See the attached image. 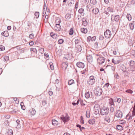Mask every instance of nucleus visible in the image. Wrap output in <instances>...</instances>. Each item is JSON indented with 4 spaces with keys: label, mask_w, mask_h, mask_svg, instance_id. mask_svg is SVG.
Listing matches in <instances>:
<instances>
[{
    "label": "nucleus",
    "mask_w": 135,
    "mask_h": 135,
    "mask_svg": "<svg viewBox=\"0 0 135 135\" xmlns=\"http://www.w3.org/2000/svg\"><path fill=\"white\" fill-rule=\"evenodd\" d=\"M35 15L36 16V18H37L39 16V13L38 12H36L35 13Z\"/></svg>",
    "instance_id": "37998d69"
},
{
    "label": "nucleus",
    "mask_w": 135,
    "mask_h": 135,
    "mask_svg": "<svg viewBox=\"0 0 135 135\" xmlns=\"http://www.w3.org/2000/svg\"><path fill=\"white\" fill-rule=\"evenodd\" d=\"M50 69L52 70H53L54 69V67L53 65H52V63L51 62L50 63Z\"/></svg>",
    "instance_id": "de8ad7c7"
},
{
    "label": "nucleus",
    "mask_w": 135,
    "mask_h": 135,
    "mask_svg": "<svg viewBox=\"0 0 135 135\" xmlns=\"http://www.w3.org/2000/svg\"><path fill=\"white\" fill-rule=\"evenodd\" d=\"M98 64L99 65H102L105 61V58L103 57H100L97 59Z\"/></svg>",
    "instance_id": "423d86ee"
},
{
    "label": "nucleus",
    "mask_w": 135,
    "mask_h": 135,
    "mask_svg": "<svg viewBox=\"0 0 135 135\" xmlns=\"http://www.w3.org/2000/svg\"><path fill=\"white\" fill-rule=\"evenodd\" d=\"M119 123L122 124H124L126 123V121L124 120H120L119 121Z\"/></svg>",
    "instance_id": "052dcab7"
},
{
    "label": "nucleus",
    "mask_w": 135,
    "mask_h": 135,
    "mask_svg": "<svg viewBox=\"0 0 135 135\" xmlns=\"http://www.w3.org/2000/svg\"><path fill=\"white\" fill-rule=\"evenodd\" d=\"M38 51L41 54H43L44 52V49L42 48H40L38 50Z\"/></svg>",
    "instance_id": "72a5a7b5"
},
{
    "label": "nucleus",
    "mask_w": 135,
    "mask_h": 135,
    "mask_svg": "<svg viewBox=\"0 0 135 135\" xmlns=\"http://www.w3.org/2000/svg\"><path fill=\"white\" fill-rule=\"evenodd\" d=\"M50 35L53 39H55L57 37V35L53 32H51L50 33Z\"/></svg>",
    "instance_id": "4be33fe9"
},
{
    "label": "nucleus",
    "mask_w": 135,
    "mask_h": 135,
    "mask_svg": "<svg viewBox=\"0 0 135 135\" xmlns=\"http://www.w3.org/2000/svg\"><path fill=\"white\" fill-rule=\"evenodd\" d=\"M127 17L129 21H131L132 19L131 16L130 14H128L127 16Z\"/></svg>",
    "instance_id": "79ce46f5"
},
{
    "label": "nucleus",
    "mask_w": 135,
    "mask_h": 135,
    "mask_svg": "<svg viewBox=\"0 0 135 135\" xmlns=\"http://www.w3.org/2000/svg\"><path fill=\"white\" fill-rule=\"evenodd\" d=\"M130 66H132L135 63L134 61H133L131 60L130 61Z\"/></svg>",
    "instance_id": "13d9d810"
},
{
    "label": "nucleus",
    "mask_w": 135,
    "mask_h": 135,
    "mask_svg": "<svg viewBox=\"0 0 135 135\" xmlns=\"http://www.w3.org/2000/svg\"><path fill=\"white\" fill-rule=\"evenodd\" d=\"M94 92L95 95L97 96H99L101 95L102 91L100 87H98L94 90Z\"/></svg>",
    "instance_id": "f03ea898"
},
{
    "label": "nucleus",
    "mask_w": 135,
    "mask_h": 135,
    "mask_svg": "<svg viewBox=\"0 0 135 135\" xmlns=\"http://www.w3.org/2000/svg\"><path fill=\"white\" fill-rule=\"evenodd\" d=\"M74 83V81L72 79H71L68 81V84L69 85H70L73 83Z\"/></svg>",
    "instance_id": "4c0bfd02"
},
{
    "label": "nucleus",
    "mask_w": 135,
    "mask_h": 135,
    "mask_svg": "<svg viewBox=\"0 0 135 135\" xmlns=\"http://www.w3.org/2000/svg\"><path fill=\"white\" fill-rule=\"evenodd\" d=\"M134 22L133 21L132 23H130L129 24L130 29L131 30H133L134 29V25L133 23Z\"/></svg>",
    "instance_id": "a878e982"
},
{
    "label": "nucleus",
    "mask_w": 135,
    "mask_h": 135,
    "mask_svg": "<svg viewBox=\"0 0 135 135\" xmlns=\"http://www.w3.org/2000/svg\"><path fill=\"white\" fill-rule=\"evenodd\" d=\"M4 59L6 61H8L9 60V57L8 56H6L4 57Z\"/></svg>",
    "instance_id": "09e8293b"
},
{
    "label": "nucleus",
    "mask_w": 135,
    "mask_h": 135,
    "mask_svg": "<svg viewBox=\"0 0 135 135\" xmlns=\"http://www.w3.org/2000/svg\"><path fill=\"white\" fill-rule=\"evenodd\" d=\"M4 117L7 119H8L10 117V116L9 115H4Z\"/></svg>",
    "instance_id": "680f3d73"
},
{
    "label": "nucleus",
    "mask_w": 135,
    "mask_h": 135,
    "mask_svg": "<svg viewBox=\"0 0 135 135\" xmlns=\"http://www.w3.org/2000/svg\"><path fill=\"white\" fill-rule=\"evenodd\" d=\"M52 124L55 126L57 125L58 123V122L55 119L53 120H52Z\"/></svg>",
    "instance_id": "7c9ffc66"
},
{
    "label": "nucleus",
    "mask_w": 135,
    "mask_h": 135,
    "mask_svg": "<svg viewBox=\"0 0 135 135\" xmlns=\"http://www.w3.org/2000/svg\"><path fill=\"white\" fill-rule=\"evenodd\" d=\"M128 21L127 20H124L123 21V25L125 26L127 25L128 24Z\"/></svg>",
    "instance_id": "c9c22d12"
},
{
    "label": "nucleus",
    "mask_w": 135,
    "mask_h": 135,
    "mask_svg": "<svg viewBox=\"0 0 135 135\" xmlns=\"http://www.w3.org/2000/svg\"><path fill=\"white\" fill-rule=\"evenodd\" d=\"M76 65L79 68H84L85 66L84 64L80 62H78L76 64Z\"/></svg>",
    "instance_id": "6e6552de"
},
{
    "label": "nucleus",
    "mask_w": 135,
    "mask_h": 135,
    "mask_svg": "<svg viewBox=\"0 0 135 135\" xmlns=\"http://www.w3.org/2000/svg\"><path fill=\"white\" fill-rule=\"evenodd\" d=\"M122 113L119 110H117L116 112L115 115L119 119L121 118L122 117Z\"/></svg>",
    "instance_id": "0eeeda50"
},
{
    "label": "nucleus",
    "mask_w": 135,
    "mask_h": 135,
    "mask_svg": "<svg viewBox=\"0 0 135 135\" xmlns=\"http://www.w3.org/2000/svg\"><path fill=\"white\" fill-rule=\"evenodd\" d=\"M104 35L106 38H110L112 35L110 31L108 29L107 30L104 32Z\"/></svg>",
    "instance_id": "39448f33"
},
{
    "label": "nucleus",
    "mask_w": 135,
    "mask_h": 135,
    "mask_svg": "<svg viewBox=\"0 0 135 135\" xmlns=\"http://www.w3.org/2000/svg\"><path fill=\"white\" fill-rule=\"evenodd\" d=\"M82 50V47L80 45H77L76 46L75 50L76 51L79 52L81 51Z\"/></svg>",
    "instance_id": "1a4fd4ad"
},
{
    "label": "nucleus",
    "mask_w": 135,
    "mask_h": 135,
    "mask_svg": "<svg viewBox=\"0 0 135 135\" xmlns=\"http://www.w3.org/2000/svg\"><path fill=\"white\" fill-rule=\"evenodd\" d=\"M81 31L82 33H86L87 32V29L85 28H82L81 29Z\"/></svg>",
    "instance_id": "bb28decb"
},
{
    "label": "nucleus",
    "mask_w": 135,
    "mask_h": 135,
    "mask_svg": "<svg viewBox=\"0 0 135 135\" xmlns=\"http://www.w3.org/2000/svg\"><path fill=\"white\" fill-rule=\"evenodd\" d=\"M75 42L76 44H77L80 42V41L78 39H76L75 40Z\"/></svg>",
    "instance_id": "bf43d9fd"
},
{
    "label": "nucleus",
    "mask_w": 135,
    "mask_h": 135,
    "mask_svg": "<svg viewBox=\"0 0 135 135\" xmlns=\"http://www.w3.org/2000/svg\"><path fill=\"white\" fill-rule=\"evenodd\" d=\"M87 20V19L86 18H83L82 20L83 22L82 25L84 26H86L88 24Z\"/></svg>",
    "instance_id": "f8f14e48"
},
{
    "label": "nucleus",
    "mask_w": 135,
    "mask_h": 135,
    "mask_svg": "<svg viewBox=\"0 0 135 135\" xmlns=\"http://www.w3.org/2000/svg\"><path fill=\"white\" fill-rule=\"evenodd\" d=\"M114 110V109L113 106H111L110 108V111L111 112H113Z\"/></svg>",
    "instance_id": "e2e57ef3"
},
{
    "label": "nucleus",
    "mask_w": 135,
    "mask_h": 135,
    "mask_svg": "<svg viewBox=\"0 0 135 135\" xmlns=\"http://www.w3.org/2000/svg\"><path fill=\"white\" fill-rule=\"evenodd\" d=\"M34 35L33 33H31L29 35V37L31 39H33L34 37Z\"/></svg>",
    "instance_id": "8fccbe9b"
},
{
    "label": "nucleus",
    "mask_w": 135,
    "mask_h": 135,
    "mask_svg": "<svg viewBox=\"0 0 135 135\" xmlns=\"http://www.w3.org/2000/svg\"><path fill=\"white\" fill-rule=\"evenodd\" d=\"M65 17L66 19L68 21H71L70 19L71 18V15L69 14H68L66 15Z\"/></svg>",
    "instance_id": "aec40b11"
},
{
    "label": "nucleus",
    "mask_w": 135,
    "mask_h": 135,
    "mask_svg": "<svg viewBox=\"0 0 135 135\" xmlns=\"http://www.w3.org/2000/svg\"><path fill=\"white\" fill-rule=\"evenodd\" d=\"M93 93L91 92H88L86 93L85 94V96L86 98H89L90 97L91 98V96H92Z\"/></svg>",
    "instance_id": "9b49d317"
},
{
    "label": "nucleus",
    "mask_w": 135,
    "mask_h": 135,
    "mask_svg": "<svg viewBox=\"0 0 135 135\" xmlns=\"http://www.w3.org/2000/svg\"><path fill=\"white\" fill-rule=\"evenodd\" d=\"M84 11L83 8H81L79 9L78 11L79 13L80 14L82 13Z\"/></svg>",
    "instance_id": "a18cd8bd"
},
{
    "label": "nucleus",
    "mask_w": 135,
    "mask_h": 135,
    "mask_svg": "<svg viewBox=\"0 0 135 135\" xmlns=\"http://www.w3.org/2000/svg\"><path fill=\"white\" fill-rule=\"evenodd\" d=\"M87 60L88 62L91 63L93 61V58L91 55H89L87 57Z\"/></svg>",
    "instance_id": "4468645a"
},
{
    "label": "nucleus",
    "mask_w": 135,
    "mask_h": 135,
    "mask_svg": "<svg viewBox=\"0 0 135 135\" xmlns=\"http://www.w3.org/2000/svg\"><path fill=\"white\" fill-rule=\"evenodd\" d=\"M90 3L93 5L97 3V1L96 0H90Z\"/></svg>",
    "instance_id": "58836bf2"
},
{
    "label": "nucleus",
    "mask_w": 135,
    "mask_h": 135,
    "mask_svg": "<svg viewBox=\"0 0 135 135\" xmlns=\"http://www.w3.org/2000/svg\"><path fill=\"white\" fill-rule=\"evenodd\" d=\"M62 67L64 70L66 69L68 66V63L67 62H63L62 64Z\"/></svg>",
    "instance_id": "9d476101"
},
{
    "label": "nucleus",
    "mask_w": 135,
    "mask_h": 135,
    "mask_svg": "<svg viewBox=\"0 0 135 135\" xmlns=\"http://www.w3.org/2000/svg\"><path fill=\"white\" fill-rule=\"evenodd\" d=\"M132 118V117L129 115H127L126 116V119L129 121H131L133 120Z\"/></svg>",
    "instance_id": "393cba45"
},
{
    "label": "nucleus",
    "mask_w": 135,
    "mask_h": 135,
    "mask_svg": "<svg viewBox=\"0 0 135 135\" xmlns=\"http://www.w3.org/2000/svg\"><path fill=\"white\" fill-rule=\"evenodd\" d=\"M109 85V83H106L105 85V86L107 88H108Z\"/></svg>",
    "instance_id": "774afa93"
},
{
    "label": "nucleus",
    "mask_w": 135,
    "mask_h": 135,
    "mask_svg": "<svg viewBox=\"0 0 135 135\" xmlns=\"http://www.w3.org/2000/svg\"><path fill=\"white\" fill-rule=\"evenodd\" d=\"M5 49V47L4 46L1 45L0 46V50L1 51Z\"/></svg>",
    "instance_id": "6e6d98bb"
},
{
    "label": "nucleus",
    "mask_w": 135,
    "mask_h": 135,
    "mask_svg": "<svg viewBox=\"0 0 135 135\" xmlns=\"http://www.w3.org/2000/svg\"><path fill=\"white\" fill-rule=\"evenodd\" d=\"M126 91L127 93H130V94H132L133 92V91L130 89L127 90H126Z\"/></svg>",
    "instance_id": "603ef678"
},
{
    "label": "nucleus",
    "mask_w": 135,
    "mask_h": 135,
    "mask_svg": "<svg viewBox=\"0 0 135 135\" xmlns=\"http://www.w3.org/2000/svg\"><path fill=\"white\" fill-rule=\"evenodd\" d=\"M64 41V40L62 39H59L58 41V43L59 44H62Z\"/></svg>",
    "instance_id": "f704fd0d"
},
{
    "label": "nucleus",
    "mask_w": 135,
    "mask_h": 135,
    "mask_svg": "<svg viewBox=\"0 0 135 135\" xmlns=\"http://www.w3.org/2000/svg\"><path fill=\"white\" fill-rule=\"evenodd\" d=\"M55 30L57 31H59L61 29V26L60 25L56 24L54 27Z\"/></svg>",
    "instance_id": "dca6fc26"
},
{
    "label": "nucleus",
    "mask_w": 135,
    "mask_h": 135,
    "mask_svg": "<svg viewBox=\"0 0 135 135\" xmlns=\"http://www.w3.org/2000/svg\"><path fill=\"white\" fill-rule=\"evenodd\" d=\"M95 82V79L94 77L93 76H91L89 77V80L87 81V83L89 85L93 84Z\"/></svg>",
    "instance_id": "7ed1b4c3"
},
{
    "label": "nucleus",
    "mask_w": 135,
    "mask_h": 135,
    "mask_svg": "<svg viewBox=\"0 0 135 135\" xmlns=\"http://www.w3.org/2000/svg\"><path fill=\"white\" fill-rule=\"evenodd\" d=\"M104 38V37L102 35H100L99 37V39L100 40H103Z\"/></svg>",
    "instance_id": "4d7b16f0"
},
{
    "label": "nucleus",
    "mask_w": 135,
    "mask_h": 135,
    "mask_svg": "<svg viewBox=\"0 0 135 135\" xmlns=\"http://www.w3.org/2000/svg\"><path fill=\"white\" fill-rule=\"evenodd\" d=\"M29 112L32 116L34 115L36 113V111L34 108H32L30 109Z\"/></svg>",
    "instance_id": "f3484780"
},
{
    "label": "nucleus",
    "mask_w": 135,
    "mask_h": 135,
    "mask_svg": "<svg viewBox=\"0 0 135 135\" xmlns=\"http://www.w3.org/2000/svg\"><path fill=\"white\" fill-rule=\"evenodd\" d=\"M99 12V9L98 8H96L95 9L93 8L92 10L93 13L95 14H97Z\"/></svg>",
    "instance_id": "6ab92c4d"
},
{
    "label": "nucleus",
    "mask_w": 135,
    "mask_h": 135,
    "mask_svg": "<svg viewBox=\"0 0 135 135\" xmlns=\"http://www.w3.org/2000/svg\"><path fill=\"white\" fill-rule=\"evenodd\" d=\"M31 51H32L34 52H37V50L36 49L33 48H32L31 49Z\"/></svg>",
    "instance_id": "5fc2aeb1"
},
{
    "label": "nucleus",
    "mask_w": 135,
    "mask_h": 135,
    "mask_svg": "<svg viewBox=\"0 0 135 135\" xmlns=\"http://www.w3.org/2000/svg\"><path fill=\"white\" fill-rule=\"evenodd\" d=\"M106 67V68L109 67V68L111 69L113 71H114V66H112L109 65H107Z\"/></svg>",
    "instance_id": "e433bc0d"
},
{
    "label": "nucleus",
    "mask_w": 135,
    "mask_h": 135,
    "mask_svg": "<svg viewBox=\"0 0 135 135\" xmlns=\"http://www.w3.org/2000/svg\"><path fill=\"white\" fill-rule=\"evenodd\" d=\"M94 113L96 114H99L101 110L98 104H95L94 106Z\"/></svg>",
    "instance_id": "20e7f679"
},
{
    "label": "nucleus",
    "mask_w": 135,
    "mask_h": 135,
    "mask_svg": "<svg viewBox=\"0 0 135 135\" xmlns=\"http://www.w3.org/2000/svg\"><path fill=\"white\" fill-rule=\"evenodd\" d=\"M74 3V0H71L70 2L69 3V5L70 6H72Z\"/></svg>",
    "instance_id": "c03bdc74"
},
{
    "label": "nucleus",
    "mask_w": 135,
    "mask_h": 135,
    "mask_svg": "<svg viewBox=\"0 0 135 135\" xmlns=\"http://www.w3.org/2000/svg\"><path fill=\"white\" fill-rule=\"evenodd\" d=\"M95 120L94 119H91L88 121V122L90 124H93L95 123Z\"/></svg>",
    "instance_id": "5701e85b"
},
{
    "label": "nucleus",
    "mask_w": 135,
    "mask_h": 135,
    "mask_svg": "<svg viewBox=\"0 0 135 135\" xmlns=\"http://www.w3.org/2000/svg\"><path fill=\"white\" fill-rule=\"evenodd\" d=\"M105 120L108 122H110V117L109 116H107L105 117Z\"/></svg>",
    "instance_id": "ea45409f"
},
{
    "label": "nucleus",
    "mask_w": 135,
    "mask_h": 135,
    "mask_svg": "<svg viewBox=\"0 0 135 135\" xmlns=\"http://www.w3.org/2000/svg\"><path fill=\"white\" fill-rule=\"evenodd\" d=\"M60 118L64 122L68 121L69 120V118L68 117H65L64 116H62Z\"/></svg>",
    "instance_id": "a211bd4d"
},
{
    "label": "nucleus",
    "mask_w": 135,
    "mask_h": 135,
    "mask_svg": "<svg viewBox=\"0 0 135 135\" xmlns=\"http://www.w3.org/2000/svg\"><path fill=\"white\" fill-rule=\"evenodd\" d=\"M120 68L122 71H126V67L123 64H121L120 65Z\"/></svg>",
    "instance_id": "b1692460"
},
{
    "label": "nucleus",
    "mask_w": 135,
    "mask_h": 135,
    "mask_svg": "<svg viewBox=\"0 0 135 135\" xmlns=\"http://www.w3.org/2000/svg\"><path fill=\"white\" fill-rule=\"evenodd\" d=\"M109 112L108 108L105 107H103L100 110V113L102 115H105L108 114Z\"/></svg>",
    "instance_id": "f257e3e1"
},
{
    "label": "nucleus",
    "mask_w": 135,
    "mask_h": 135,
    "mask_svg": "<svg viewBox=\"0 0 135 135\" xmlns=\"http://www.w3.org/2000/svg\"><path fill=\"white\" fill-rule=\"evenodd\" d=\"M48 93L50 96H51L53 94V92L51 91H49L48 92Z\"/></svg>",
    "instance_id": "0e129e2a"
},
{
    "label": "nucleus",
    "mask_w": 135,
    "mask_h": 135,
    "mask_svg": "<svg viewBox=\"0 0 135 135\" xmlns=\"http://www.w3.org/2000/svg\"><path fill=\"white\" fill-rule=\"evenodd\" d=\"M86 69H85L84 70H83V71H81V73L82 74H83L85 73V72L86 71Z\"/></svg>",
    "instance_id": "338daca9"
},
{
    "label": "nucleus",
    "mask_w": 135,
    "mask_h": 135,
    "mask_svg": "<svg viewBox=\"0 0 135 135\" xmlns=\"http://www.w3.org/2000/svg\"><path fill=\"white\" fill-rule=\"evenodd\" d=\"M135 115V110H133L132 111V116H134Z\"/></svg>",
    "instance_id": "69168bd1"
},
{
    "label": "nucleus",
    "mask_w": 135,
    "mask_h": 135,
    "mask_svg": "<svg viewBox=\"0 0 135 135\" xmlns=\"http://www.w3.org/2000/svg\"><path fill=\"white\" fill-rule=\"evenodd\" d=\"M44 56L47 58V60L49 59V55L47 53L45 52L44 54Z\"/></svg>",
    "instance_id": "3c124183"
},
{
    "label": "nucleus",
    "mask_w": 135,
    "mask_h": 135,
    "mask_svg": "<svg viewBox=\"0 0 135 135\" xmlns=\"http://www.w3.org/2000/svg\"><path fill=\"white\" fill-rule=\"evenodd\" d=\"M117 128L120 130H122L123 129V127L120 125H118L117 126Z\"/></svg>",
    "instance_id": "2f4dec72"
},
{
    "label": "nucleus",
    "mask_w": 135,
    "mask_h": 135,
    "mask_svg": "<svg viewBox=\"0 0 135 135\" xmlns=\"http://www.w3.org/2000/svg\"><path fill=\"white\" fill-rule=\"evenodd\" d=\"M61 21L60 19V18H57L55 21V22L56 23V24H58V25H60V23Z\"/></svg>",
    "instance_id": "c756f323"
},
{
    "label": "nucleus",
    "mask_w": 135,
    "mask_h": 135,
    "mask_svg": "<svg viewBox=\"0 0 135 135\" xmlns=\"http://www.w3.org/2000/svg\"><path fill=\"white\" fill-rule=\"evenodd\" d=\"M70 56H71V55L70 54H67L64 55V57L67 60L69 59Z\"/></svg>",
    "instance_id": "cd10ccee"
},
{
    "label": "nucleus",
    "mask_w": 135,
    "mask_h": 135,
    "mask_svg": "<svg viewBox=\"0 0 135 135\" xmlns=\"http://www.w3.org/2000/svg\"><path fill=\"white\" fill-rule=\"evenodd\" d=\"M86 116L87 118H89L90 117V113L89 111H86Z\"/></svg>",
    "instance_id": "864d4df0"
},
{
    "label": "nucleus",
    "mask_w": 135,
    "mask_h": 135,
    "mask_svg": "<svg viewBox=\"0 0 135 135\" xmlns=\"http://www.w3.org/2000/svg\"><path fill=\"white\" fill-rule=\"evenodd\" d=\"M109 103L110 104L111 106H112V105L113 106H114V102L113 101L112 99H109Z\"/></svg>",
    "instance_id": "473e14b6"
},
{
    "label": "nucleus",
    "mask_w": 135,
    "mask_h": 135,
    "mask_svg": "<svg viewBox=\"0 0 135 135\" xmlns=\"http://www.w3.org/2000/svg\"><path fill=\"white\" fill-rule=\"evenodd\" d=\"M2 35L5 37H7L9 35L7 31H5L2 33Z\"/></svg>",
    "instance_id": "412c9836"
},
{
    "label": "nucleus",
    "mask_w": 135,
    "mask_h": 135,
    "mask_svg": "<svg viewBox=\"0 0 135 135\" xmlns=\"http://www.w3.org/2000/svg\"><path fill=\"white\" fill-rule=\"evenodd\" d=\"M59 82V81L57 79H56L53 81V83L54 84H58Z\"/></svg>",
    "instance_id": "49530a36"
},
{
    "label": "nucleus",
    "mask_w": 135,
    "mask_h": 135,
    "mask_svg": "<svg viewBox=\"0 0 135 135\" xmlns=\"http://www.w3.org/2000/svg\"><path fill=\"white\" fill-rule=\"evenodd\" d=\"M74 33L73 29V28H71L69 30V34L70 35H72Z\"/></svg>",
    "instance_id": "a19ab883"
},
{
    "label": "nucleus",
    "mask_w": 135,
    "mask_h": 135,
    "mask_svg": "<svg viewBox=\"0 0 135 135\" xmlns=\"http://www.w3.org/2000/svg\"><path fill=\"white\" fill-rule=\"evenodd\" d=\"M114 18V20L116 21H118L119 19V16L118 15H117L114 17L113 15L111 16V20H112L113 18Z\"/></svg>",
    "instance_id": "ddd939ff"
},
{
    "label": "nucleus",
    "mask_w": 135,
    "mask_h": 135,
    "mask_svg": "<svg viewBox=\"0 0 135 135\" xmlns=\"http://www.w3.org/2000/svg\"><path fill=\"white\" fill-rule=\"evenodd\" d=\"M8 135H12L13 131L12 129H9L7 132Z\"/></svg>",
    "instance_id": "c85d7f7f"
},
{
    "label": "nucleus",
    "mask_w": 135,
    "mask_h": 135,
    "mask_svg": "<svg viewBox=\"0 0 135 135\" xmlns=\"http://www.w3.org/2000/svg\"><path fill=\"white\" fill-rule=\"evenodd\" d=\"M107 12L106 13V14L108 15L109 13L113 12H114L113 9L111 7H109L107 9Z\"/></svg>",
    "instance_id": "2eb2a0df"
}]
</instances>
